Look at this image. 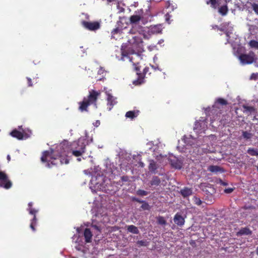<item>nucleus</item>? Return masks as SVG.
<instances>
[{"mask_svg":"<svg viewBox=\"0 0 258 258\" xmlns=\"http://www.w3.org/2000/svg\"><path fill=\"white\" fill-rule=\"evenodd\" d=\"M249 45L250 47L258 49V41L254 40H250Z\"/></svg>","mask_w":258,"mask_h":258,"instance_id":"c756f323","label":"nucleus"},{"mask_svg":"<svg viewBox=\"0 0 258 258\" xmlns=\"http://www.w3.org/2000/svg\"><path fill=\"white\" fill-rule=\"evenodd\" d=\"M10 159H11V157H10V155H8V156H7V159H8V160L9 161H10Z\"/></svg>","mask_w":258,"mask_h":258,"instance_id":"4d7b16f0","label":"nucleus"},{"mask_svg":"<svg viewBox=\"0 0 258 258\" xmlns=\"http://www.w3.org/2000/svg\"><path fill=\"white\" fill-rule=\"evenodd\" d=\"M200 126V123L198 121H197L195 123V126L194 127V130L196 131L197 133H200V131L199 130V127Z\"/></svg>","mask_w":258,"mask_h":258,"instance_id":"58836bf2","label":"nucleus"},{"mask_svg":"<svg viewBox=\"0 0 258 258\" xmlns=\"http://www.w3.org/2000/svg\"><path fill=\"white\" fill-rule=\"evenodd\" d=\"M84 236L86 243L91 242L92 238V233L91 231L88 228H86L84 232Z\"/></svg>","mask_w":258,"mask_h":258,"instance_id":"a211bd4d","label":"nucleus"},{"mask_svg":"<svg viewBox=\"0 0 258 258\" xmlns=\"http://www.w3.org/2000/svg\"><path fill=\"white\" fill-rule=\"evenodd\" d=\"M247 153L250 156H258V150L255 148H249L247 150Z\"/></svg>","mask_w":258,"mask_h":258,"instance_id":"cd10ccee","label":"nucleus"},{"mask_svg":"<svg viewBox=\"0 0 258 258\" xmlns=\"http://www.w3.org/2000/svg\"><path fill=\"white\" fill-rule=\"evenodd\" d=\"M104 73V70L102 69V68H101L100 69V70H99L98 71V74L101 75V74H103Z\"/></svg>","mask_w":258,"mask_h":258,"instance_id":"09e8293b","label":"nucleus"},{"mask_svg":"<svg viewBox=\"0 0 258 258\" xmlns=\"http://www.w3.org/2000/svg\"><path fill=\"white\" fill-rule=\"evenodd\" d=\"M121 31L122 29L121 28L118 27H116L112 30L111 34L113 35L117 34H120L122 32Z\"/></svg>","mask_w":258,"mask_h":258,"instance_id":"7c9ffc66","label":"nucleus"},{"mask_svg":"<svg viewBox=\"0 0 258 258\" xmlns=\"http://www.w3.org/2000/svg\"><path fill=\"white\" fill-rule=\"evenodd\" d=\"M225 34H226V35L227 37H229V32H226Z\"/></svg>","mask_w":258,"mask_h":258,"instance_id":"6e6d98bb","label":"nucleus"},{"mask_svg":"<svg viewBox=\"0 0 258 258\" xmlns=\"http://www.w3.org/2000/svg\"><path fill=\"white\" fill-rule=\"evenodd\" d=\"M92 227L95 230H97L99 232L101 231V228L100 227L96 225L92 224Z\"/></svg>","mask_w":258,"mask_h":258,"instance_id":"c03bdc74","label":"nucleus"},{"mask_svg":"<svg viewBox=\"0 0 258 258\" xmlns=\"http://www.w3.org/2000/svg\"><path fill=\"white\" fill-rule=\"evenodd\" d=\"M149 164L148 165V169L150 172L151 173H154L155 174L156 171L158 167V164L153 159H150L149 160Z\"/></svg>","mask_w":258,"mask_h":258,"instance_id":"dca6fc26","label":"nucleus"},{"mask_svg":"<svg viewBox=\"0 0 258 258\" xmlns=\"http://www.w3.org/2000/svg\"><path fill=\"white\" fill-rule=\"evenodd\" d=\"M139 112L140 111L138 110L128 111L125 114V116L133 119L139 115Z\"/></svg>","mask_w":258,"mask_h":258,"instance_id":"6ab92c4d","label":"nucleus"},{"mask_svg":"<svg viewBox=\"0 0 258 258\" xmlns=\"http://www.w3.org/2000/svg\"><path fill=\"white\" fill-rule=\"evenodd\" d=\"M152 67V69L153 70L154 72L156 71L157 70H159L158 67H154V66H150Z\"/></svg>","mask_w":258,"mask_h":258,"instance_id":"3c124183","label":"nucleus"},{"mask_svg":"<svg viewBox=\"0 0 258 258\" xmlns=\"http://www.w3.org/2000/svg\"><path fill=\"white\" fill-rule=\"evenodd\" d=\"M157 222L158 224L161 225H165L166 224V221L164 218L162 216H159L157 218Z\"/></svg>","mask_w":258,"mask_h":258,"instance_id":"72a5a7b5","label":"nucleus"},{"mask_svg":"<svg viewBox=\"0 0 258 258\" xmlns=\"http://www.w3.org/2000/svg\"><path fill=\"white\" fill-rule=\"evenodd\" d=\"M28 211L29 212V214H32L34 216L33 218L31 220V222L30 224V228L32 231H35V226L37 224V219L36 217V214L37 212V211L34 208H28Z\"/></svg>","mask_w":258,"mask_h":258,"instance_id":"1a4fd4ad","label":"nucleus"},{"mask_svg":"<svg viewBox=\"0 0 258 258\" xmlns=\"http://www.w3.org/2000/svg\"><path fill=\"white\" fill-rule=\"evenodd\" d=\"M239 59L243 64H251L255 59V54L250 51L248 54H241L239 56Z\"/></svg>","mask_w":258,"mask_h":258,"instance_id":"423d86ee","label":"nucleus"},{"mask_svg":"<svg viewBox=\"0 0 258 258\" xmlns=\"http://www.w3.org/2000/svg\"><path fill=\"white\" fill-rule=\"evenodd\" d=\"M148 30L150 34L157 35L161 34L162 31V26L161 24L151 26L148 28Z\"/></svg>","mask_w":258,"mask_h":258,"instance_id":"9d476101","label":"nucleus"},{"mask_svg":"<svg viewBox=\"0 0 258 258\" xmlns=\"http://www.w3.org/2000/svg\"><path fill=\"white\" fill-rule=\"evenodd\" d=\"M77 160H78V161H81V159H80V158H78V159H77Z\"/></svg>","mask_w":258,"mask_h":258,"instance_id":"680f3d73","label":"nucleus"},{"mask_svg":"<svg viewBox=\"0 0 258 258\" xmlns=\"http://www.w3.org/2000/svg\"><path fill=\"white\" fill-rule=\"evenodd\" d=\"M143 18L140 17L139 15L131 16L130 18V23L131 24H136L140 20L143 21Z\"/></svg>","mask_w":258,"mask_h":258,"instance_id":"412c9836","label":"nucleus"},{"mask_svg":"<svg viewBox=\"0 0 258 258\" xmlns=\"http://www.w3.org/2000/svg\"><path fill=\"white\" fill-rule=\"evenodd\" d=\"M142 204V205L141 206V208L142 210H149L150 209V206L149 205V204H148V203L144 201Z\"/></svg>","mask_w":258,"mask_h":258,"instance_id":"473e14b6","label":"nucleus"},{"mask_svg":"<svg viewBox=\"0 0 258 258\" xmlns=\"http://www.w3.org/2000/svg\"><path fill=\"white\" fill-rule=\"evenodd\" d=\"M82 25L89 31H95L100 28L101 24L98 21L87 22L83 21Z\"/></svg>","mask_w":258,"mask_h":258,"instance_id":"6e6552de","label":"nucleus"},{"mask_svg":"<svg viewBox=\"0 0 258 258\" xmlns=\"http://www.w3.org/2000/svg\"><path fill=\"white\" fill-rule=\"evenodd\" d=\"M115 99L110 94H108L107 97V106H108V110L110 111L113 108V106L116 104Z\"/></svg>","mask_w":258,"mask_h":258,"instance_id":"f8f14e48","label":"nucleus"},{"mask_svg":"<svg viewBox=\"0 0 258 258\" xmlns=\"http://www.w3.org/2000/svg\"><path fill=\"white\" fill-rule=\"evenodd\" d=\"M228 12V8L227 5H224L218 9V12L222 16H225Z\"/></svg>","mask_w":258,"mask_h":258,"instance_id":"b1692460","label":"nucleus"},{"mask_svg":"<svg viewBox=\"0 0 258 258\" xmlns=\"http://www.w3.org/2000/svg\"><path fill=\"white\" fill-rule=\"evenodd\" d=\"M219 182H220V183H221V185H224V186H226L227 185V182H226L225 181H223L222 180H220Z\"/></svg>","mask_w":258,"mask_h":258,"instance_id":"8fccbe9b","label":"nucleus"},{"mask_svg":"<svg viewBox=\"0 0 258 258\" xmlns=\"http://www.w3.org/2000/svg\"><path fill=\"white\" fill-rule=\"evenodd\" d=\"M174 222L179 226H182L184 223V219L182 216L179 214H175L173 218Z\"/></svg>","mask_w":258,"mask_h":258,"instance_id":"4468645a","label":"nucleus"},{"mask_svg":"<svg viewBox=\"0 0 258 258\" xmlns=\"http://www.w3.org/2000/svg\"><path fill=\"white\" fill-rule=\"evenodd\" d=\"M153 34H150L148 32V30L147 31H145V32L143 34L144 38L145 39H150L151 36H152Z\"/></svg>","mask_w":258,"mask_h":258,"instance_id":"4c0bfd02","label":"nucleus"},{"mask_svg":"<svg viewBox=\"0 0 258 258\" xmlns=\"http://www.w3.org/2000/svg\"><path fill=\"white\" fill-rule=\"evenodd\" d=\"M41 160L43 163H47L48 167L50 166V164L57 165L58 162H55L56 160H58L61 164L69 163V160L67 158H62L61 156H58V158L54 157L52 155V151H45L43 152Z\"/></svg>","mask_w":258,"mask_h":258,"instance_id":"f03ea898","label":"nucleus"},{"mask_svg":"<svg viewBox=\"0 0 258 258\" xmlns=\"http://www.w3.org/2000/svg\"><path fill=\"white\" fill-rule=\"evenodd\" d=\"M256 253L258 255V246L256 247Z\"/></svg>","mask_w":258,"mask_h":258,"instance_id":"bf43d9fd","label":"nucleus"},{"mask_svg":"<svg viewBox=\"0 0 258 258\" xmlns=\"http://www.w3.org/2000/svg\"><path fill=\"white\" fill-rule=\"evenodd\" d=\"M19 128L20 130H22V132H20L15 129L10 132V135L12 137L16 138L18 140L26 139L29 137V135L27 133H25V132L23 130L22 126H19Z\"/></svg>","mask_w":258,"mask_h":258,"instance_id":"0eeeda50","label":"nucleus"},{"mask_svg":"<svg viewBox=\"0 0 258 258\" xmlns=\"http://www.w3.org/2000/svg\"><path fill=\"white\" fill-rule=\"evenodd\" d=\"M257 74H252L250 76V79L256 80L257 79Z\"/></svg>","mask_w":258,"mask_h":258,"instance_id":"49530a36","label":"nucleus"},{"mask_svg":"<svg viewBox=\"0 0 258 258\" xmlns=\"http://www.w3.org/2000/svg\"><path fill=\"white\" fill-rule=\"evenodd\" d=\"M179 194L184 198H188L192 194V190L190 188L184 187L181 188L179 191Z\"/></svg>","mask_w":258,"mask_h":258,"instance_id":"9b49d317","label":"nucleus"},{"mask_svg":"<svg viewBox=\"0 0 258 258\" xmlns=\"http://www.w3.org/2000/svg\"><path fill=\"white\" fill-rule=\"evenodd\" d=\"M234 188H225L224 192L226 194H231L234 190Z\"/></svg>","mask_w":258,"mask_h":258,"instance_id":"a19ab883","label":"nucleus"},{"mask_svg":"<svg viewBox=\"0 0 258 258\" xmlns=\"http://www.w3.org/2000/svg\"><path fill=\"white\" fill-rule=\"evenodd\" d=\"M121 179L123 182H127L128 180V177L127 176H123L121 177Z\"/></svg>","mask_w":258,"mask_h":258,"instance_id":"de8ad7c7","label":"nucleus"},{"mask_svg":"<svg viewBox=\"0 0 258 258\" xmlns=\"http://www.w3.org/2000/svg\"><path fill=\"white\" fill-rule=\"evenodd\" d=\"M137 243L140 246H146V242L144 240H139Z\"/></svg>","mask_w":258,"mask_h":258,"instance_id":"a18cd8bd","label":"nucleus"},{"mask_svg":"<svg viewBox=\"0 0 258 258\" xmlns=\"http://www.w3.org/2000/svg\"><path fill=\"white\" fill-rule=\"evenodd\" d=\"M244 113H251L255 111V109L252 106H248L247 105H243L242 106Z\"/></svg>","mask_w":258,"mask_h":258,"instance_id":"393cba45","label":"nucleus"},{"mask_svg":"<svg viewBox=\"0 0 258 258\" xmlns=\"http://www.w3.org/2000/svg\"><path fill=\"white\" fill-rule=\"evenodd\" d=\"M27 80L28 83V86L29 87H32V80L31 78L27 77Z\"/></svg>","mask_w":258,"mask_h":258,"instance_id":"79ce46f5","label":"nucleus"},{"mask_svg":"<svg viewBox=\"0 0 258 258\" xmlns=\"http://www.w3.org/2000/svg\"><path fill=\"white\" fill-rule=\"evenodd\" d=\"M252 135L250 132H247L246 131L242 132V137L245 140H249L251 138Z\"/></svg>","mask_w":258,"mask_h":258,"instance_id":"c85d7f7f","label":"nucleus"},{"mask_svg":"<svg viewBox=\"0 0 258 258\" xmlns=\"http://www.w3.org/2000/svg\"><path fill=\"white\" fill-rule=\"evenodd\" d=\"M194 203L197 206L201 205L202 202L199 198H197V197H194L193 198Z\"/></svg>","mask_w":258,"mask_h":258,"instance_id":"f704fd0d","label":"nucleus"},{"mask_svg":"<svg viewBox=\"0 0 258 258\" xmlns=\"http://www.w3.org/2000/svg\"><path fill=\"white\" fill-rule=\"evenodd\" d=\"M251 8L255 13L258 15V4L255 3H253L251 4Z\"/></svg>","mask_w":258,"mask_h":258,"instance_id":"c9c22d12","label":"nucleus"},{"mask_svg":"<svg viewBox=\"0 0 258 258\" xmlns=\"http://www.w3.org/2000/svg\"><path fill=\"white\" fill-rule=\"evenodd\" d=\"M115 0H107V2H108V3H111V2H113Z\"/></svg>","mask_w":258,"mask_h":258,"instance_id":"13d9d810","label":"nucleus"},{"mask_svg":"<svg viewBox=\"0 0 258 258\" xmlns=\"http://www.w3.org/2000/svg\"><path fill=\"white\" fill-rule=\"evenodd\" d=\"M171 165L172 166L175 167L176 169H180L182 167V163L178 160H172L171 161Z\"/></svg>","mask_w":258,"mask_h":258,"instance_id":"a878e982","label":"nucleus"},{"mask_svg":"<svg viewBox=\"0 0 258 258\" xmlns=\"http://www.w3.org/2000/svg\"><path fill=\"white\" fill-rule=\"evenodd\" d=\"M139 166H140V167H144V166H145V164H144V163H143V162H140L139 163Z\"/></svg>","mask_w":258,"mask_h":258,"instance_id":"603ef678","label":"nucleus"},{"mask_svg":"<svg viewBox=\"0 0 258 258\" xmlns=\"http://www.w3.org/2000/svg\"><path fill=\"white\" fill-rule=\"evenodd\" d=\"M243 209L244 210H253L255 209V207L253 206H244Z\"/></svg>","mask_w":258,"mask_h":258,"instance_id":"ea45409f","label":"nucleus"},{"mask_svg":"<svg viewBox=\"0 0 258 258\" xmlns=\"http://www.w3.org/2000/svg\"><path fill=\"white\" fill-rule=\"evenodd\" d=\"M100 92H97L95 90L90 91L87 97L84 98L83 101L79 102V110L82 112L87 111L89 106L92 104L96 105L98 97L100 95Z\"/></svg>","mask_w":258,"mask_h":258,"instance_id":"f257e3e1","label":"nucleus"},{"mask_svg":"<svg viewBox=\"0 0 258 258\" xmlns=\"http://www.w3.org/2000/svg\"><path fill=\"white\" fill-rule=\"evenodd\" d=\"M137 194L140 196H145L148 194V192L144 189H138L137 191Z\"/></svg>","mask_w":258,"mask_h":258,"instance_id":"2f4dec72","label":"nucleus"},{"mask_svg":"<svg viewBox=\"0 0 258 258\" xmlns=\"http://www.w3.org/2000/svg\"><path fill=\"white\" fill-rule=\"evenodd\" d=\"M12 186V182L6 173L0 171V187L5 189H10Z\"/></svg>","mask_w":258,"mask_h":258,"instance_id":"39448f33","label":"nucleus"},{"mask_svg":"<svg viewBox=\"0 0 258 258\" xmlns=\"http://www.w3.org/2000/svg\"><path fill=\"white\" fill-rule=\"evenodd\" d=\"M252 233V231L248 227H244L241 228L239 231L236 232V235L238 236L242 235H250Z\"/></svg>","mask_w":258,"mask_h":258,"instance_id":"f3484780","label":"nucleus"},{"mask_svg":"<svg viewBox=\"0 0 258 258\" xmlns=\"http://www.w3.org/2000/svg\"><path fill=\"white\" fill-rule=\"evenodd\" d=\"M256 167H257V171H258V165L256 166Z\"/></svg>","mask_w":258,"mask_h":258,"instance_id":"e2e57ef3","label":"nucleus"},{"mask_svg":"<svg viewBox=\"0 0 258 258\" xmlns=\"http://www.w3.org/2000/svg\"><path fill=\"white\" fill-rule=\"evenodd\" d=\"M132 201H133L137 202H138L139 203H143L144 202V201L141 200L137 198H132Z\"/></svg>","mask_w":258,"mask_h":258,"instance_id":"37998d69","label":"nucleus"},{"mask_svg":"<svg viewBox=\"0 0 258 258\" xmlns=\"http://www.w3.org/2000/svg\"><path fill=\"white\" fill-rule=\"evenodd\" d=\"M171 18V16L170 14H169L168 13H166L164 16V18H165V21L166 22H167L168 24H170V23H171V20H170Z\"/></svg>","mask_w":258,"mask_h":258,"instance_id":"e433bc0d","label":"nucleus"},{"mask_svg":"<svg viewBox=\"0 0 258 258\" xmlns=\"http://www.w3.org/2000/svg\"><path fill=\"white\" fill-rule=\"evenodd\" d=\"M85 151V145H82L81 146V148L79 150H73L72 154L75 157H80L83 153Z\"/></svg>","mask_w":258,"mask_h":258,"instance_id":"aec40b11","label":"nucleus"},{"mask_svg":"<svg viewBox=\"0 0 258 258\" xmlns=\"http://www.w3.org/2000/svg\"><path fill=\"white\" fill-rule=\"evenodd\" d=\"M150 183L151 186H157L161 183V179L158 176H154Z\"/></svg>","mask_w":258,"mask_h":258,"instance_id":"4be33fe9","label":"nucleus"},{"mask_svg":"<svg viewBox=\"0 0 258 258\" xmlns=\"http://www.w3.org/2000/svg\"><path fill=\"white\" fill-rule=\"evenodd\" d=\"M133 66H135V70L137 73V75L138 76V78L133 81V84L135 85H139L140 84H142L144 83V79L145 77V75L148 73L149 75L152 74V72L150 71V68L148 67H146L143 71V73H141L140 72V68L139 66V63H133Z\"/></svg>","mask_w":258,"mask_h":258,"instance_id":"7ed1b4c3","label":"nucleus"},{"mask_svg":"<svg viewBox=\"0 0 258 258\" xmlns=\"http://www.w3.org/2000/svg\"><path fill=\"white\" fill-rule=\"evenodd\" d=\"M100 124V122H99V121L98 120H97L96 121V123H95V125L96 126H98V124Z\"/></svg>","mask_w":258,"mask_h":258,"instance_id":"5fc2aeb1","label":"nucleus"},{"mask_svg":"<svg viewBox=\"0 0 258 258\" xmlns=\"http://www.w3.org/2000/svg\"><path fill=\"white\" fill-rule=\"evenodd\" d=\"M228 104L227 101L225 100V99H223L221 98H218L214 105L213 106V108L212 110H211V112H214L215 108H217L218 105H221L222 106L226 105Z\"/></svg>","mask_w":258,"mask_h":258,"instance_id":"2eb2a0df","label":"nucleus"},{"mask_svg":"<svg viewBox=\"0 0 258 258\" xmlns=\"http://www.w3.org/2000/svg\"><path fill=\"white\" fill-rule=\"evenodd\" d=\"M208 170L212 173H224L225 172L223 168L218 165H210L208 167Z\"/></svg>","mask_w":258,"mask_h":258,"instance_id":"ddd939ff","label":"nucleus"},{"mask_svg":"<svg viewBox=\"0 0 258 258\" xmlns=\"http://www.w3.org/2000/svg\"><path fill=\"white\" fill-rule=\"evenodd\" d=\"M206 3L208 5L210 4L211 7L215 9L219 5V3L216 0H209L206 2Z\"/></svg>","mask_w":258,"mask_h":258,"instance_id":"bb28decb","label":"nucleus"},{"mask_svg":"<svg viewBox=\"0 0 258 258\" xmlns=\"http://www.w3.org/2000/svg\"><path fill=\"white\" fill-rule=\"evenodd\" d=\"M127 230L128 232L133 234H137L139 233V230H138V227L133 225H130L127 226Z\"/></svg>","mask_w":258,"mask_h":258,"instance_id":"5701e85b","label":"nucleus"},{"mask_svg":"<svg viewBox=\"0 0 258 258\" xmlns=\"http://www.w3.org/2000/svg\"><path fill=\"white\" fill-rule=\"evenodd\" d=\"M128 42L133 47L137 49L138 51H141L144 49V44L140 34L132 36L131 38L128 39Z\"/></svg>","mask_w":258,"mask_h":258,"instance_id":"20e7f679","label":"nucleus"},{"mask_svg":"<svg viewBox=\"0 0 258 258\" xmlns=\"http://www.w3.org/2000/svg\"><path fill=\"white\" fill-rule=\"evenodd\" d=\"M130 61H132V57L130 58Z\"/></svg>","mask_w":258,"mask_h":258,"instance_id":"052dcab7","label":"nucleus"},{"mask_svg":"<svg viewBox=\"0 0 258 258\" xmlns=\"http://www.w3.org/2000/svg\"><path fill=\"white\" fill-rule=\"evenodd\" d=\"M28 208H32L33 203L32 202L28 203Z\"/></svg>","mask_w":258,"mask_h":258,"instance_id":"864d4df0","label":"nucleus"}]
</instances>
